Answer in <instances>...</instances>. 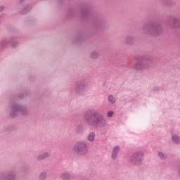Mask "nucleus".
<instances>
[{"mask_svg":"<svg viewBox=\"0 0 180 180\" xmlns=\"http://www.w3.org/2000/svg\"><path fill=\"white\" fill-rule=\"evenodd\" d=\"M84 118L89 126H92L97 129H103L108 126V120L94 108L87 110L84 114Z\"/></svg>","mask_w":180,"mask_h":180,"instance_id":"1","label":"nucleus"},{"mask_svg":"<svg viewBox=\"0 0 180 180\" xmlns=\"http://www.w3.org/2000/svg\"><path fill=\"white\" fill-rule=\"evenodd\" d=\"M73 150L77 155H86L89 153L88 143L84 141H77L74 145Z\"/></svg>","mask_w":180,"mask_h":180,"instance_id":"2","label":"nucleus"},{"mask_svg":"<svg viewBox=\"0 0 180 180\" xmlns=\"http://www.w3.org/2000/svg\"><path fill=\"white\" fill-rule=\"evenodd\" d=\"M144 161V152L137 150L133 153L129 158V162L131 165L139 166L143 164Z\"/></svg>","mask_w":180,"mask_h":180,"instance_id":"3","label":"nucleus"},{"mask_svg":"<svg viewBox=\"0 0 180 180\" xmlns=\"http://www.w3.org/2000/svg\"><path fill=\"white\" fill-rule=\"evenodd\" d=\"M26 115L27 113V110L22 105H18V104H13L11 108V111L10 112V116L11 117H15L17 115Z\"/></svg>","mask_w":180,"mask_h":180,"instance_id":"4","label":"nucleus"},{"mask_svg":"<svg viewBox=\"0 0 180 180\" xmlns=\"http://www.w3.org/2000/svg\"><path fill=\"white\" fill-rule=\"evenodd\" d=\"M88 84L85 82H79L74 84L75 92L79 95H84L85 91H86V86Z\"/></svg>","mask_w":180,"mask_h":180,"instance_id":"5","label":"nucleus"},{"mask_svg":"<svg viewBox=\"0 0 180 180\" xmlns=\"http://www.w3.org/2000/svg\"><path fill=\"white\" fill-rule=\"evenodd\" d=\"M150 67V65H148V63H135L132 68H134V70H137L138 71H144V70H148Z\"/></svg>","mask_w":180,"mask_h":180,"instance_id":"6","label":"nucleus"},{"mask_svg":"<svg viewBox=\"0 0 180 180\" xmlns=\"http://www.w3.org/2000/svg\"><path fill=\"white\" fill-rule=\"evenodd\" d=\"M161 30V26L158 25L153 24L150 27H148L149 33H153V34H158Z\"/></svg>","mask_w":180,"mask_h":180,"instance_id":"7","label":"nucleus"},{"mask_svg":"<svg viewBox=\"0 0 180 180\" xmlns=\"http://www.w3.org/2000/svg\"><path fill=\"white\" fill-rule=\"evenodd\" d=\"M169 26L174 28L179 27L180 20L179 19H176V18H170L169 20Z\"/></svg>","mask_w":180,"mask_h":180,"instance_id":"8","label":"nucleus"},{"mask_svg":"<svg viewBox=\"0 0 180 180\" xmlns=\"http://www.w3.org/2000/svg\"><path fill=\"white\" fill-rule=\"evenodd\" d=\"M8 43H9V44H11V46H12V47H16V46H18V44H19L18 41H16V39H11L10 41H8L7 39H4L1 41L2 46H6V44H8Z\"/></svg>","mask_w":180,"mask_h":180,"instance_id":"9","label":"nucleus"},{"mask_svg":"<svg viewBox=\"0 0 180 180\" xmlns=\"http://www.w3.org/2000/svg\"><path fill=\"white\" fill-rule=\"evenodd\" d=\"M120 151V146H117L113 148L112 155H111L112 160H116V158H117V154Z\"/></svg>","mask_w":180,"mask_h":180,"instance_id":"10","label":"nucleus"},{"mask_svg":"<svg viewBox=\"0 0 180 180\" xmlns=\"http://www.w3.org/2000/svg\"><path fill=\"white\" fill-rule=\"evenodd\" d=\"M15 172H10L6 177L4 175H1V178L4 180H15Z\"/></svg>","mask_w":180,"mask_h":180,"instance_id":"11","label":"nucleus"},{"mask_svg":"<svg viewBox=\"0 0 180 180\" xmlns=\"http://www.w3.org/2000/svg\"><path fill=\"white\" fill-rule=\"evenodd\" d=\"M47 157H50V153L49 152H45L42 154H40L37 156V160L39 161H41L43 160H45V158H47Z\"/></svg>","mask_w":180,"mask_h":180,"instance_id":"12","label":"nucleus"},{"mask_svg":"<svg viewBox=\"0 0 180 180\" xmlns=\"http://www.w3.org/2000/svg\"><path fill=\"white\" fill-rule=\"evenodd\" d=\"M87 140L90 143H94V141H95V132L94 131H91L89 134V135L87 136Z\"/></svg>","mask_w":180,"mask_h":180,"instance_id":"13","label":"nucleus"},{"mask_svg":"<svg viewBox=\"0 0 180 180\" xmlns=\"http://www.w3.org/2000/svg\"><path fill=\"white\" fill-rule=\"evenodd\" d=\"M172 141L174 144H180V136L176 134H174L172 136Z\"/></svg>","mask_w":180,"mask_h":180,"instance_id":"14","label":"nucleus"},{"mask_svg":"<svg viewBox=\"0 0 180 180\" xmlns=\"http://www.w3.org/2000/svg\"><path fill=\"white\" fill-rule=\"evenodd\" d=\"M60 178L63 180H70L71 179V175H70L68 172H63L60 174Z\"/></svg>","mask_w":180,"mask_h":180,"instance_id":"15","label":"nucleus"},{"mask_svg":"<svg viewBox=\"0 0 180 180\" xmlns=\"http://www.w3.org/2000/svg\"><path fill=\"white\" fill-rule=\"evenodd\" d=\"M108 101L110 103H116V98L113 95H109L108 96Z\"/></svg>","mask_w":180,"mask_h":180,"instance_id":"16","label":"nucleus"},{"mask_svg":"<svg viewBox=\"0 0 180 180\" xmlns=\"http://www.w3.org/2000/svg\"><path fill=\"white\" fill-rule=\"evenodd\" d=\"M158 155L159 158H160V160H165L167 158V155H165V153H164L161 151H159L158 153Z\"/></svg>","mask_w":180,"mask_h":180,"instance_id":"17","label":"nucleus"},{"mask_svg":"<svg viewBox=\"0 0 180 180\" xmlns=\"http://www.w3.org/2000/svg\"><path fill=\"white\" fill-rule=\"evenodd\" d=\"M91 58H98L99 57V53L98 51H93L91 54Z\"/></svg>","mask_w":180,"mask_h":180,"instance_id":"18","label":"nucleus"},{"mask_svg":"<svg viewBox=\"0 0 180 180\" xmlns=\"http://www.w3.org/2000/svg\"><path fill=\"white\" fill-rule=\"evenodd\" d=\"M46 178H47V174H46V172H42L40 174L39 179L44 180L46 179Z\"/></svg>","mask_w":180,"mask_h":180,"instance_id":"19","label":"nucleus"},{"mask_svg":"<svg viewBox=\"0 0 180 180\" xmlns=\"http://www.w3.org/2000/svg\"><path fill=\"white\" fill-rule=\"evenodd\" d=\"M115 115V112L112 111V110H109L107 112V116L108 117H113V115Z\"/></svg>","mask_w":180,"mask_h":180,"instance_id":"20","label":"nucleus"},{"mask_svg":"<svg viewBox=\"0 0 180 180\" xmlns=\"http://www.w3.org/2000/svg\"><path fill=\"white\" fill-rule=\"evenodd\" d=\"M140 61H148L147 58H141Z\"/></svg>","mask_w":180,"mask_h":180,"instance_id":"21","label":"nucleus"},{"mask_svg":"<svg viewBox=\"0 0 180 180\" xmlns=\"http://www.w3.org/2000/svg\"><path fill=\"white\" fill-rule=\"evenodd\" d=\"M129 40H132V38L129 37L128 38H127V43H130V41H129Z\"/></svg>","mask_w":180,"mask_h":180,"instance_id":"22","label":"nucleus"},{"mask_svg":"<svg viewBox=\"0 0 180 180\" xmlns=\"http://www.w3.org/2000/svg\"><path fill=\"white\" fill-rule=\"evenodd\" d=\"M4 9V7H0V11H2Z\"/></svg>","mask_w":180,"mask_h":180,"instance_id":"23","label":"nucleus"}]
</instances>
